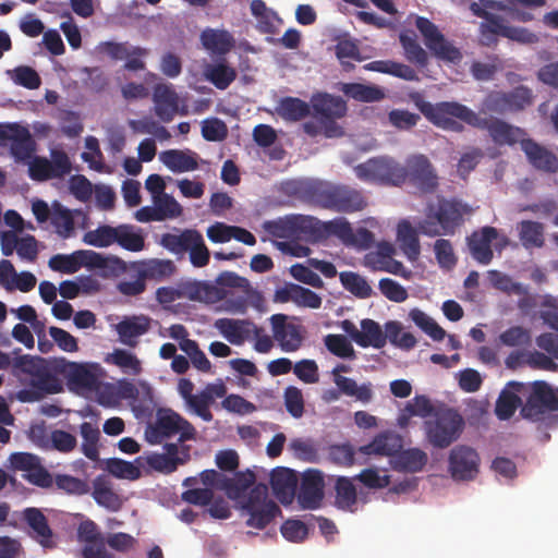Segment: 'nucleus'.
I'll return each instance as SVG.
<instances>
[{
    "mask_svg": "<svg viewBox=\"0 0 558 558\" xmlns=\"http://www.w3.org/2000/svg\"><path fill=\"white\" fill-rule=\"evenodd\" d=\"M255 474L247 470L236 472L233 477L221 478V490H225L230 499H239L255 483Z\"/></svg>",
    "mask_w": 558,
    "mask_h": 558,
    "instance_id": "c9c22d12",
    "label": "nucleus"
},
{
    "mask_svg": "<svg viewBox=\"0 0 558 558\" xmlns=\"http://www.w3.org/2000/svg\"><path fill=\"white\" fill-rule=\"evenodd\" d=\"M407 166L409 167L410 184L426 194L434 193L437 190L439 185L438 174L425 155L410 156L407 159Z\"/></svg>",
    "mask_w": 558,
    "mask_h": 558,
    "instance_id": "f3484780",
    "label": "nucleus"
},
{
    "mask_svg": "<svg viewBox=\"0 0 558 558\" xmlns=\"http://www.w3.org/2000/svg\"><path fill=\"white\" fill-rule=\"evenodd\" d=\"M472 208L456 198L438 197L436 203H428L425 209L426 218L418 223L423 234L436 236L439 234H453L470 215Z\"/></svg>",
    "mask_w": 558,
    "mask_h": 558,
    "instance_id": "20e7f679",
    "label": "nucleus"
},
{
    "mask_svg": "<svg viewBox=\"0 0 558 558\" xmlns=\"http://www.w3.org/2000/svg\"><path fill=\"white\" fill-rule=\"evenodd\" d=\"M554 411H558V388H553L544 380L532 383L521 414L532 421H538L544 414Z\"/></svg>",
    "mask_w": 558,
    "mask_h": 558,
    "instance_id": "9d476101",
    "label": "nucleus"
},
{
    "mask_svg": "<svg viewBox=\"0 0 558 558\" xmlns=\"http://www.w3.org/2000/svg\"><path fill=\"white\" fill-rule=\"evenodd\" d=\"M274 238L288 240L318 239L323 235L322 221L313 216L290 214L263 225Z\"/></svg>",
    "mask_w": 558,
    "mask_h": 558,
    "instance_id": "39448f33",
    "label": "nucleus"
},
{
    "mask_svg": "<svg viewBox=\"0 0 558 558\" xmlns=\"http://www.w3.org/2000/svg\"><path fill=\"white\" fill-rule=\"evenodd\" d=\"M357 178L364 181H384V159H369L355 168Z\"/></svg>",
    "mask_w": 558,
    "mask_h": 558,
    "instance_id": "774afa93",
    "label": "nucleus"
},
{
    "mask_svg": "<svg viewBox=\"0 0 558 558\" xmlns=\"http://www.w3.org/2000/svg\"><path fill=\"white\" fill-rule=\"evenodd\" d=\"M52 369L56 374L62 375L68 384L74 388L88 391L100 390L101 381L98 375L85 364L59 357L52 360Z\"/></svg>",
    "mask_w": 558,
    "mask_h": 558,
    "instance_id": "ddd939ff",
    "label": "nucleus"
},
{
    "mask_svg": "<svg viewBox=\"0 0 558 558\" xmlns=\"http://www.w3.org/2000/svg\"><path fill=\"white\" fill-rule=\"evenodd\" d=\"M58 119L61 126V132L68 137L78 136L83 130V123L80 114L72 110H60Z\"/></svg>",
    "mask_w": 558,
    "mask_h": 558,
    "instance_id": "e2e57ef3",
    "label": "nucleus"
},
{
    "mask_svg": "<svg viewBox=\"0 0 558 558\" xmlns=\"http://www.w3.org/2000/svg\"><path fill=\"white\" fill-rule=\"evenodd\" d=\"M464 421L461 414L451 408H439L424 422L427 441L435 448H447L462 433Z\"/></svg>",
    "mask_w": 558,
    "mask_h": 558,
    "instance_id": "423d86ee",
    "label": "nucleus"
},
{
    "mask_svg": "<svg viewBox=\"0 0 558 558\" xmlns=\"http://www.w3.org/2000/svg\"><path fill=\"white\" fill-rule=\"evenodd\" d=\"M480 456L468 446H457L449 454V471L456 481H471L478 474Z\"/></svg>",
    "mask_w": 558,
    "mask_h": 558,
    "instance_id": "a211bd4d",
    "label": "nucleus"
},
{
    "mask_svg": "<svg viewBox=\"0 0 558 558\" xmlns=\"http://www.w3.org/2000/svg\"><path fill=\"white\" fill-rule=\"evenodd\" d=\"M274 301L278 303L293 302L300 307L313 310L322 306V298L316 292L291 282L276 289Z\"/></svg>",
    "mask_w": 558,
    "mask_h": 558,
    "instance_id": "6ab92c4d",
    "label": "nucleus"
},
{
    "mask_svg": "<svg viewBox=\"0 0 558 558\" xmlns=\"http://www.w3.org/2000/svg\"><path fill=\"white\" fill-rule=\"evenodd\" d=\"M270 485L274 494L282 504H289L294 497L296 480L291 470L277 468L271 472Z\"/></svg>",
    "mask_w": 558,
    "mask_h": 558,
    "instance_id": "a878e982",
    "label": "nucleus"
},
{
    "mask_svg": "<svg viewBox=\"0 0 558 558\" xmlns=\"http://www.w3.org/2000/svg\"><path fill=\"white\" fill-rule=\"evenodd\" d=\"M116 238L114 243L130 252H140L145 246V239L142 233L135 231L134 227L130 225L118 226Z\"/></svg>",
    "mask_w": 558,
    "mask_h": 558,
    "instance_id": "79ce46f5",
    "label": "nucleus"
},
{
    "mask_svg": "<svg viewBox=\"0 0 558 558\" xmlns=\"http://www.w3.org/2000/svg\"><path fill=\"white\" fill-rule=\"evenodd\" d=\"M250 323L251 322L247 320L220 318L216 320L215 326L221 333L233 342V338H241L246 335Z\"/></svg>",
    "mask_w": 558,
    "mask_h": 558,
    "instance_id": "338daca9",
    "label": "nucleus"
},
{
    "mask_svg": "<svg viewBox=\"0 0 558 558\" xmlns=\"http://www.w3.org/2000/svg\"><path fill=\"white\" fill-rule=\"evenodd\" d=\"M339 279L343 288L360 299H366L372 294V288L366 280L353 271H342Z\"/></svg>",
    "mask_w": 558,
    "mask_h": 558,
    "instance_id": "37998d69",
    "label": "nucleus"
},
{
    "mask_svg": "<svg viewBox=\"0 0 558 558\" xmlns=\"http://www.w3.org/2000/svg\"><path fill=\"white\" fill-rule=\"evenodd\" d=\"M116 235L117 227L102 225L95 230L87 231L83 236V241L95 247H108L116 242Z\"/></svg>",
    "mask_w": 558,
    "mask_h": 558,
    "instance_id": "49530a36",
    "label": "nucleus"
},
{
    "mask_svg": "<svg viewBox=\"0 0 558 558\" xmlns=\"http://www.w3.org/2000/svg\"><path fill=\"white\" fill-rule=\"evenodd\" d=\"M487 278L495 289L502 291L509 295H522L525 293V289L521 283L514 282L510 276L499 270H488Z\"/></svg>",
    "mask_w": 558,
    "mask_h": 558,
    "instance_id": "603ef678",
    "label": "nucleus"
},
{
    "mask_svg": "<svg viewBox=\"0 0 558 558\" xmlns=\"http://www.w3.org/2000/svg\"><path fill=\"white\" fill-rule=\"evenodd\" d=\"M23 519L31 527V536L45 548H52L54 542L52 539V530L48 524L45 514L38 508H26L23 511Z\"/></svg>",
    "mask_w": 558,
    "mask_h": 558,
    "instance_id": "393cba45",
    "label": "nucleus"
},
{
    "mask_svg": "<svg viewBox=\"0 0 558 558\" xmlns=\"http://www.w3.org/2000/svg\"><path fill=\"white\" fill-rule=\"evenodd\" d=\"M245 337L254 340V350L258 353H269L274 348V336H269L263 327L255 325L254 323L248 324V328Z\"/></svg>",
    "mask_w": 558,
    "mask_h": 558,
    "instance_id": "4d7b16f0",
    "label": "nucleus"
},
{
    "mask_svg": "<svg viewBox=\"0 0 558 558\" xmlns=\"http://www.w3.org/2000/svg\"><path fill=\"white\" fill-rule=\"evenodd\" d=\"M533 104L532 90L523 85L514 87L510 92L493 90L483 101V107L494 113L505 114L524 110Z\"/></svg>",
    "mask_w": 558,
    "mask_h": 558,
    "instance_id": "9b49d317",
    "label": "nucleus"
},
{
    "mask_svg": "<svg viewBox=\"0 0 558 558\" xmlns=\"http://www.w3.org/2000/svg\"><path fill=\"white\" fill-rule=\"evenodd\" d=\"M314 116L319 118H343L348 107L345 101L338 96L323 94L313 97Z\"/></svg>",
    "mask_w": 558,
    "mask_h": 558,
    "instance_id": "c756f323",
    "label": "nucleus"
},
{
    "mask_svg": "<svg viewBox=\"0 0 558 558\" xmlns=\"http://www.w3.org/2000/svg\"><path fill=\"white\" fill-rule=\"evenodd\" d=\"M293 374L304 384L319 381V368L314 360L303 359L293 365Z\"/></svg>",
    "mask_w": 558,
    "mask_h": 558,
    "instance_id": "0e129e2a",
    "label": "nucleus"
},
{
    "mask_svg": "<svg viewBox=\"0 0 558 558\" xmlns=\"http://www.w3.org/2000/svg\"><path fill=\"white\" fill-rule=\"evenodd\" d=\"M276 110L283 120L296 122L310 114L311 107L300 98L288 96L280 99Z\"/></svg>",
    "mask_w": 558,
    "mask_h": 558,
    "instance_id": "f704fd0d",
    "label": "nucleus"
},
{
    "mask_svg": "<svg viewBox=\"0 0 558 558\" xmlns=\"http://www.w3.org/2000/svg\"><path fill=\"white\" fill-rule=\"evenodd\" d=\"M324 497V477L318 470H308L303 474L299 501L305 509H315L320 505Z\"/></svg>",
    "mask_w": 558,
    "mask_h": 558,
    "instance_id": "412c9836",
    "label": "nucleus"
},
{
    "mask_svg": "<svg viewBox=\"0 0 558 558\" xmlns=\"http://www.w3.org/2000/svg\"><path fill=\"white\" fill-rule=\"evenodd\" d=\"M437 409L434 408L428 397L424 395L415 396L408 401L403 409L400 410L397 422L401 428L408 427L412 416L426 418L433 416Z\"/></svg>",
    "mask_w": 558,
    "mask_h": 558,
    "instance_id": "c85d7f7f",
    "label": "nucleus"
},
{
    "mask_svg": "<svg viewBox=\"0 0 558 558\" xmlns=\"http://www.w3.org/2000/svg\"><path fill=\"white\" fill-rule=\"evenodd\" d=\"M8 73L11 75L14 84L27 89H37L41 84L38 73L27 65L16 66L13 71H8Z\"/></svg>",
    "mask_w": 558,
    "mask_h": 558,
    "instance_id": "6e6d98bb",
    "label": "nucleus"
},
{
    "mask_svg": "<svg viewBox=\"0 0 558 558\" xmlns=\"http://www.w3.org/2000/svg\"><path fill=\"white\" fill-rule=\"evenodd\" d=\"M100 53L109 56L112 60H123L133 56H146L147 50L141 47H131L128 43L104 41L97 46Z\"/></svg>",
    "mask_w": 558,
    "mask_h": 558,
    "instance_id": "a19ab883",
    "label": "nucleus"
},
{
    "mask_svg": "<svg viewBox=\"0 0 558 558\" xmlns=\"http://www.w3.org/2000/svg\"><path fill=\"white\" fill-rule=\"evenodd\" d=\"M205 76L216 88L225 90L236 78V71L225 62L208 64Z\"/></svg>",
    "mask_w": 558,
    "mask_h": 558,
    "instance_id": "58836bf2",
    "label": "nucleus"
},
{
    "mask_svg": "<svg viewBox=\"0 0 558 558\" xmlns=\"http://www.w3.org/2000/svg\"><path fill=\"white\" fill-rule=\"evenodd\" d=\"M360 336L362 341L356 339V344L363 348L384 345V335L378 323L372 319H363L361 322Z\"/></svg>",
    "mask_w": 558,
    "mask_h": 558,
    "instance_id": "de8ad7c7",
    "label": "nucleus"
},
{
    "mask_svg": "<svg viewBox=\"0 0 558 558\" xmlns=\"http://www.w3.org/2000/svg\"><path fill=\"white\" fill-rule=\"evenodd\" d=\"M13 367L31 377L28 388L17 391L16 397L21 402H35L46 395L58 393L62 385L53 374L52 361L47 362L44 357L28 354L14 359Z\"/></svg>",
    "mask_w": 558,
    "mask_h": 558,
    "instance_id": "7ed1b4c3",
    "label": "nucleus"
},
{
    "mask_svg": "<svg viewBox=\"0 0 558 558\" xmlns=\"http://www.w3.org/2000/svg\"><path fill=\"white\" fill-rule=\"evenodd\" d=\"M410 317L414 324L425 333H427L433 340L441 341L445 338L446 331L444 328H441L432 317H429L421 310H412L410 312Z\"/></svg>",
    "mask_w": 558,
    "mask_h": 558,
    "instance_id": "3c124183",
    "label": "nucleus"
},
{
    "mask_svg": "<svg viewBox=\"0 0 558 558\" xmlns=\"http://www.w3.org/2000/svg\"><path fill=\"white\" fill-rule=\"evenodd\" d=\"M76 445L77 440L73 434L62 429H53L50 433L49 444L46 445V448L69 453L76 448Z\"/></svg>",
    "mask_w": 558,
    "mask_h": 558,
    "instance_id": "bf43d9fd",
    "label": "nucleus"
},
{
    "mask_svg": "<svg viewBox=\"0 0 558 558\" xmlns=\"http://www.w3.org/2000/svg\"><path fill=\"white\" fill-rule=\"evenodd\" d=\"M282 192L296 201L337 213L351 214L365 208L363 194L343 184L320 180H290L282 183Z\"/></svg>",
    "mask_w": 558,
    "mask_h": 558,
    "instance_id": "f03ea898",
    "label": "nucleus"
},
{
    "mask_svg": "<svg viewBox=\"0 0 558 558\" xmlns=\"http://www.w3.org/2000/svg\"><path fill=\"white\" fill-rule=\"evenodd\" d=\"M342 92L345 96L364 102L377 101L384 97L381 89L360 83H347L343 85Z\"/></svg>",
    "mask_w": 558,
    "mask_h": 558,
    "instance_id": "c03bdc74",
    "label": "nucleus"
},
{
    "mask_svg": "<svg viewBox=\"0 0 558 558\" xmlns=\"http://www.w3.org/2000/svg\"><path fill=\"white\" fill-rule=\"evenodd\" d=\"M399 40L409 62L422 69L428 65V53L418 44L414 32L405 31L400 33Z\"/></svg>",
    "mask_w": 558,
    "mask_h": 558,
    "instance_id": "72a5a7b5",
    "label": "nucleus"
},
{
    "mask_svg": "<svg viewBox=\"0 0 558 558\" xmlns=\"http://www.w3.org/2000/svg\"><path fill=\"white\" fill-rule=\"evenodd\" d=\"M241 508L243 514L247 517L246 525L257 530L265 529L282 514L280 507L268 499V487L265 484L255 485L242 501Z\"/></svg>",
    "mask_w": 558,
    "mask_h": 558,
    "instance_id": "6e6552de",
    "label": "nucleus"
},
{
    "mask_svg": "<svg viewBox=\"0 0 558 558\" xmlns=\"http://www.w3.org/2000/svg\"><path fill=\"white\" fill-rule=\"evenodd\" d=\"M160 160L172 172H187L198 168L197 154L191 150H165L160 154Z\"/></svg>",
    "mask_w": 558,
    "mask_h": 558,
    "instance_id": "cd10ccee",
    "label": "nucleus"
},
{
    "mask_svg": "<svg viewBox=\"0 0 558 558\" xmlns=\"http://www.w3.org/2000/svg\"><path fill=\"white\" fill-rule=\"evenodd\" d=\"M149 329L150 318L144 315L125 317L116 326L119 340L130 348H135L138 344V338Z\"/></svg>",
    "mask_w": 558,
    "mask_h": 558,
    "instance_id": "b1692460",
    "label": "nucleus"
},
{
    "mask_svg": "<svg viewBox=\"0 0 558 558\" xmlns=\"http://www.w3.org/2000/svg\"><path fill=\"white\" fill-rule=\"evenodd\" d=\"M416 106L429 122L446 131L462 132L463 125L454 120L459 119L473 128L486 130L497 145H513L525 141L524 130L497 118H481L472 109L457 101L432 104L420 100Z\"/></svg>",
    "mask_w": 558,
    "mask_h": 558,
    "instance_id": "f257e3e1",
    "label": "nucleus"
},
{
    "mask_svg": "<svg viewBox=\"0 0 558 558\" xmlns=\"http://www.w3.org/2000/svg\"><path fill=\"white\" fill-rule=\"evenodd\" d=\"M107 362L120 367L124 373L138 375L142 372L141 361L137 356L123 349H114L107 357Z\"/></svg>",
    "mask_w": 558,
    "mask_h": 558,
    "instance_id": "a18cd8bd",
    "label": "nucleus"
},
{
    "mask_svg": "<svg viewBox=\"0 0 558 558\" xmlns=\"http://www.w3.org/2000/svg\"><path fill=\"white\" fill-rule=\"evenodd\" d=\"M500 342L506 347H524L531 343V333L521 326H513L499 336Z\"/></svg>",
    "mask_w": 558,
    "mask_h": 558,
    "instance_id": "69168bd1",
    "label": "nucleus"
},
{
    "mask_svg": "<svg viewBox=\"0 0 558 558\" xmlns=\"http://www.w3.org/2000/svg\"><path fill=\"white\" fill-rule=\"evenodd\" d=\"M498 36L522 44H534L538 40V37L526 28L508 25L502 16L493 17L488 22L481 23L480 41L483 46L490 47L496 45Z\"/></svg>",
    "mask_w": 558,
    "mask_h": 558,
    "instance_id": "f8f14e48",
    "label": "nucleus"
},
{
    "mask_svg": "<svg viewBox=\"0 0 558 558\" xmlns=\"http://www.w3.org/2000/svg\"><path fill=\"white\" fill-rule=\"evenodd\" d=\"M201 232L195 229H185L180 233H165L161 235L160 245L169 252L180 255L186 253L195 244Z\"/></svg>",
    "mask_w": 558,
    "mask_h": 558,
    "instance_id": "473e14b6",
    "label": "nucleus"
},
{
    "mask_svg": "<svg viewBox=\"0 0 558 558\" xmlns=\"http://www.w3.org/2000/svg\"><path fill=\"white\" fill-rule=\"evenodd\" d=\"M153 100L156 116L163 122H170L179 109V97L172 85L157 84L154 87Z\"/></svg>",
    "mask_w": 558,
    "mask_h": 558,
    "instance_id": "4be33fe9",
    "label": "nucleus"
},
{
    "mask_svg": "<svg viewBox=\"0 0 558 558\" xmlns=\"http://www.w3.org/2000/svg\"><path fill=\"white\" fill-rule=\"evenodd\" d=\"M51 223L56 228L57 234L62 239H69L74 233L75 222L73 214L59 202L52 204Z\"/></svg>",
    "mask_w": 558,
    "mask_h": 558,
    "instance_id": "4c0bfd02",
    "label": "nucleus"
},
{
    "mask_svg": "<svg viewBox=\"0 0 558 558\" xmlns=\"http://www.w3.org/2000/svg\"><path fill=\"white\" fill-rule=\"evenodd\" d=\"M92 496L99 506L105 508L118 510L121 506L119 496L100 477L94 481Z\"/></svg>",
    "mask_w": 558,
    "mask_h": 558,
    "instance_id": "8fccbe9b",
    "label": "nucleus"
},
{
    "mask_svg": "<svg viewBox=\"0 0 558 558\" xmlns=\"http://www.w3.org/2000/svg\"><path fill=\"white\" fill-rule=\"evenodd\" d=\"M204 48L213 53L226 54L234 46L232 35L226 29L206 28L201 34Z\"/></svg>",
    "mask_w": 558,
    "mask_h": 558,
    "instance_id": "7c9ffc66",
    "label": "nucleus"
},
{
    "mask_svg": "<svg viewBox=\"0 0 558 558\" xmlns=\"http://www.w3.org/2000/svg\"><path fill=\"white\" fill-rule=\"evenodd\" d=\"M269 322L274 339L281 351L291 353L302 348L305 340V330L302 325L289 322L286 314H274Z\"/></svg>",
    "mask_w": 558,
    "mask_h": 558,
    "instance_id": "2eb2a0df",
    "label": "nucleus"
},
{
    "mask_svg": "<svg viewBox=\"0 0 558 558\" xmlns=\"http://www.w3.org/2000/svg\"><path fill=\"white\" fill-rule=\"evenodd\" d=\"M10 142V153L16 161H26L35 151L29 130L17 123H0V146Z\"/></svg>",
    "mask_w": 558,
    "mask_h": 558,
    "instance_id": "4468645a",
    "label": "nucleus"
},
{
    "mask_svg": "<svg viewBox=\"0 0 558 558\" xmlns=\"http://www.w3.org/2000/svg\"><path fill=\"white\" fill-rule=\"evenodd\" d=\"M521 147L535 169L546 173L557 172L558 158L549 149L530 138L522 141Z\"/></svg>",
    "mask_w": 558,
    "mask_h": 558,
    "instance_id": "5701e85b",
    "label": "nucleus"
},
{
    "mask_svg": "<svg viewBox=\"0 0 558 558\" xmlns=\"http://www.w3.org/2000/svg\"><path fill=\"white\" fill-rule=\"evenodd\" d=\"M284 407L287 412L294 418H300L304 414V397L300 388L288 386L283 392Z\"/></svg>",
    "mask_w": 558,
    "mask_h": 558,
    "instance_id": "13d9d810",
    "label": "nucleus"
},
{
    "mask_svg": "<svg viewBox=\"0 0 558 558\" xmlns=\"http://www.w3.org/2000/svg\"><path fill=\"white\" fill-rule=\"evenodd\" d=\"M80 432L83 437L82 451L86 458L96 461L99 457L97 442L99 439V429L92 423L84 422L80 426Z\"/></svg>",
    "mask_w": 558,
    "mask_h": 558,
    "instance_id": "09e8293b",
    "label": "nucleus"
},
{
    "mask_svg": "<svg viewBox=\"0 0 558 558\" xmlns=\"http://www.w3.org/2000/svg\"><path fill=\"white\" fill-rule=\"evenodd\" d=\"M397 241L409 260L415 262L418 258L421 245L417 232L408 220H402L398 223Z\"/></svg>",
    "mask_w": 558,
    "mask_h": 558,
    "instance_id": "2f4dec72",
    "label": "nucleus"
},
{
    "mask_svg": "<svg viewBox=\"0 0 558 558\" xmlns=\"http://www.w3.org/2000/svg\"><path fill=\"white\" fill-rule=\"evenodd\" d=\"M10 465L14 471H23V478L28 483L49 488L53 485V477L41 464L40 458L29 452H14L9 458Z\"/></svg>",
    "mask_w": 558,
    "mask_h": 558,
    "instance_id": "dca6fc26",
    "label": "nucleus"
},
{
    "mask_svg": "<svg viewBox=\"0 0 558 558\" xmlns=\"http://www.w3.org/2000/svg\"><path fill=\"white\" fill-rule=\"evenodd\" d=\"M415 26L430 53L444 62L458 64L463 56L461 50L448 40L438 26L424 16H416Z\"/></svg>",
    "mask_w": 558,
    "mask_h": 558,
    "instance_id": "1a4fd4ad",
    "label": "nucleus"
},
{
    "mask_svg": "<svg viewBox=\"0 0 558 558\" xmlns=\"http://www.w3.org/2000/svg\"><path fill=\"white\" fill-rule=\"evenodd\" d=\"M427 461L426 452L418 448L403 449L389 459V463L395 470L410 473L422 471Z\"/></svg>",
    "mask_w": 558,
    "mask_h": 558,
    "instance_id": "bb28decb",
    "label": "nucleus"
},
{
    "mask_svg": "<svg viewBox=\"0 0 558 558\" xmlns=\"http://www.w3.org/2000/svg\"><path fill=\"white\" fill-rule=\"evenodd\" d=\"M519 239L526 250L539 248L544 245V226L541 222L523 220L518 226Z\"/></svg>",
    "mask_w": 558,
    "mask_h": 558,
    "instance_id": "e433bc0d",
    "label": "nucleus"
},
{
    "mask_svg": "<svg viewBox=\"0 0 558 558\" xmlns=\"http://www.w3.org/2000/svg\"><path fill=\"white\" fill-rule=\"evenodd\" d=\"M53 483L58 489L70 495L82 496L87 494L90 489L87 481L68 474L56 475Z\"/></svg>",
    "mask_w": 558,
    "mask_h": 558,
    "instance_id": "5fc2aeb1",
    "label": "nucleus"
},
{
    "mask_svg": "<svg viewBox=\"0 0 558 558\" xmlns=\"http://www.w3.org/2000/svg\"><path fill=\"white\" fill-rule=\"evenodd\" d=\"M180 434L179 442L193 440L196 437L195 427L179 413L171 409H160L157 412L156 420L148 424L145 429V439L150 445H159L165 439Z\"/></svg>",
    "mask_w": 558,
    "mask_h": 558,
    "instance_id": "0eeeda50",
    "label": "nucleus"
},
{
    "mask_svg": "<svg viewBox=\"0 0 558 558\" xmlns=\"http://www.w3.org/2000/svg\"><path fill=\"white\" fill-rule=\"evenodd\" d=\"M175 270L174 264L167 259H151L141 269L145 278L163 279L170 277Z\"/></svg>",
    "mask_w": 558,
    "mask_h": 558,
    "instance_id": "052dcab7",
    "label": "nucleus"
},
{
    "mask_svg": "<svg viewBox=\"0 0 558 558\" xmlns=\"http://www.w3.org/2000/svg\"><path fill=\"white\" fill-rule=\"evenodd\" d=\"M498 238L496 228L486 226L480 230L473 231L468 236L466 242L471 256L482 265H488L494 257L492 243Z\"/></svg>",
    "mask_w": 558,
    "mask_h": 558,
    "instance_id": "aec40b11",
    "label": "nucleus"
},
{
    "mask_svg": "<svg viewBox=\"0 0 558 558\" xmlns=\"http://www.w3.org/2000/svg\"><path fill=\"white\" fill-rule=\"evenodd\" d=\"M520 404L521 399L519 396H517L514 392L504 390L499 395L496 402V415L500 420H508L514 414Z\"/></svg>",
    "mask_w": 558,
    "mask_h": 558,
    "instance_id": "680f3d73",
    "label": "nucleus"
},
{
    "mask_svg": "<svg viewBox=\"0 0 558 558\" xmlns=\"http://www.w3.org/2000/svg\"><path fill=\"white\" fill-rule=\"evenodd\" d=\"M336 500L339 509L349 510L356 504V488L351 478L339 476L335 484Z\"/></svg>",
    "mask_w": 558,
    "mask_h": 558,
    "instance_id": "ea45409f",
    "label": "nucleus"
},
{
    "mask_svg": "<svg viewBox=\"0 0 558 558\" xmlns=\"http://www.w3.org/2000/svg\"><path fill=\"white\" fill-rule=\"evenodd\" d=\"M289 450L302 461L313 463L318 460L317 447L314 440L310 438H293L289 444Z\"/></svg>",
    "mask_w": 558,
    "mask_h": 558,
    "instance_id": "864d4df0",
    "label": "nucleus"
}]
</instances>
